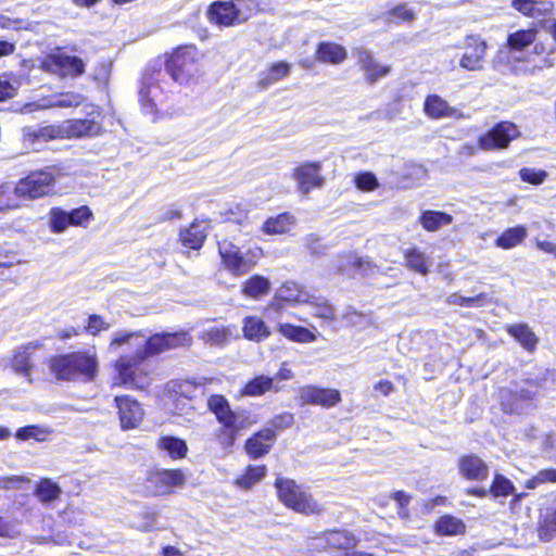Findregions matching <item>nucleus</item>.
<instances>
[{
    "mask_svg": "<svg viewBox=\"0 0 556 556\" xmlns=\"http://www.w3.org/2000/svg\"><path fill=\"white\" fill-rule=\"evenodd\" d=\"M49 375L56 382L89 383L99 375V359L96 352L77 350L59 353L46 362Z\"/></svg>",
    "mask_w": 556,
    "mask_h": 556,
    "instance_id": "nucleus-1",
    "label": "nucleus"
},
{
    "mask_svg": "<svg viewBox=\"0 0 556 556\" xmlns=\"http://www.w3.org/2000/svg\"><path fill=\"white\" fill-rule=\"evenodd\" d=\"M278 502L286 508L303 516H320L325 508L315 498L309 486L295 479L278 476L273 483Z\"/></svg>",
    "mask_w": 556,
    "mask_h": 556,
    "instance_id": "nucleus-2",
    "label": "nucleus"
},
{
    "mask_svg": "<svg viewBox=\"0 0 556 556\" xmlns=\"http://www.w3.org/2000/svg\"><path fill=\"white\" fill-rule=\"evenodd\" d=\"M206 406L220 425L214 432V441L223 450L228 451L232 448L240 431L245 428L244 424L239 421L236 412L223 394H211L207 397Z\"/></svg>",
    "mask_w": 556,
    "mask_h": 556,
    "instance_id": "nucleus-3",
    "label": "nucleus"
},
{
    "mask_svg": "<svg viewBox=\"0 0 556 556\" xmlns=\"http://www.w3.org/2000/svg\"><path fill=\"white\" fill-rule=\"evenodd\" d=\"M146 359L137 351L134 355L122 354L111 363L112 386L143 391L152 382L151 370L143 366Z\"/></svg>",
    "mask_w": 556,
    "mask_h": 556,
    "instance_id": "nucleus-4",
    "label": "nucleus"
},
{
    "mask_svg": "<svg viewBox=\"0 0 556 556\" xmlns=\"http://www.w3.org/2000/svg\"><path fill=\"white\" fill-rule=\"evenodd\" d=\"M199 61V51L194 46L180 47L166 62L164 76L170 75L175 81L181 85L188 84L200 74Z\"/></svg>",
    "mask_w": 556,
    "mask_h": 556,
    "instance_id": "nucleus-5",
    "label": "nucleus"
},
{
    "mask_svg": "<svg viewBox=\"0 0 556 556\" xmlns=\"http://www.w3.org/2000/svg\"><path fill=\"white\" fill-rule=\"evenodd\" d=\"M55 186V176L46 169L30 170L20 178L15 186V193L20 200H38L50 195Z\"/></svg>",
    "mask_w": 556,
    "mask_h": 556,
    "instance_id": "nucleus-6",
    "label": "nucleus"
},
{
    "mask_svg": "<svg viewBox=\"0 0 556 556\" xmlns=\"http://www.w3.org/2000/svg\"><path fill=\"white\" fill-rule=\"evenodd\" d=\"M165 77L160 62H155L144 71L140 87L139 102L146 114H154L157 111L159 102L163 99L162 78Z\"/></svg>",
    "mask_w": 556,
    "mask_h": 556,
    "instance_id": "nucleus-7",
    "label": "nucleus"
},
{
    "mask_svg": "<svg viewBox=\"0 0 556 556\" xmlns=\"http://www.w3.org/2000/svg\"><path fill=\"white\" fill-rule=\"evenodd\" d=\"M186 473L181 468L151 469L144 478V488L151 496H164L184 486Z\"/></svg>",
    "mask_w": 556,
    "mask_h": 556,
    "instance_id": "nucleus-8",
    "label": "nucleus"
},
{
    "mask_svg": "<svg viewBox=\"0 0 556 556\" xmlns=\"http://www.w3.org/2000/svg\"><path fill=\"white\" fill-rule=\"evenodd\" d=\"M217 252L222 267L235 277L245 275L255 266V262L248 260L241 248L228 239L217 241Z\"/></svg>",
    "mask_w": 556,
    "mask_h": 556,
    "instance_id": "nucleus-9",
    "label": "nucleus"
},
{
    "mask_svg": "<svg viewBox=\"0 0 556 556\" xmlns=\"http://www.w3.org/2000/svg\"><path fill=\"white\" fill-rule=\"evenodd\" d=\"M315 540L321 541L323 545L318 551L337 552L339 556H346L358 544V538L353 531L345 528H331L320 531Z\"/></svg>",
    "mask_w": 556,
    "mask_h": 556,
    "instance_id": "nucleus-10",
    "label": "nucleus"
},
{
    "mask_svg": "<svg viewBox=\"0 0 556 556\" xmlns=\"http://www.w3.org/2000/svg\"><path fill=\"white\" fill-rule=\"evenodd\" d=\"M298 399L301 405H315L327 409L342 402V396L338 389L325 388L317 384H305L301 387Z\"/></svg>",
    "mask_w": 556,
    "mask_h": 556,
    "instance_id": "nucleus-11",
    "label": "nucleus"
},
{
    "mask_svg": "<svg viewBox=\"0 0 556 556\" xmlns=\"http://www.w3.org/2000/svg\"><path fill=\"white\" fill-rule=\"evenodd\" d=\"M114 405L117 408V417L123 430L136 429L142 422L144 417L143 407L132 395H116Z\"/></svg>",
    "mask_w": 556,
    "mask_h": 556,
    "instance_id": "nucleus-12",
    "label": "nucleus"
},
{
    "mask_svg": "<svg viewBox=\"0 0 556 556\" xmlns=\"http://www.w3.org/2000/svg\"><path fill=\"white\" fill-rule=\"evenodd\" d=\"M464 53L459 59V66L466 71L478 72L484 68V58L488 43L478 35H468L462 46Z\"/></svg>",
    "mask_w": 556,
    "mask_h": 556,
    "instance_id": "nucleus-13",
    "label": "nucleus"
},
{
    "mask_svg": "<svg viewBox=\"0 0 556 556\" xmlns=\"http://www.w3.org/2000/svg\"><path fill=\"white\" fill-rule=\"evenodd\" d=\"M457 469L466 481L484 482L490 475L488 463L475 453L460 455L457 459Z\"/></svg>",
    "mask_w": 556,
    "mask_h": 556,
    "instance_id": "nucleus-14",
    "label": "nucleus"
},
{
    "mask_svg": "<svg viewBox=\"0 0 556 556\" xmlns=\"http://www.w3.org/2000/svg\"><path fill=\"white\" fill-rule=\"evenodd\" d=\"M319 162H303L294 168L292 177L301 192L308 193L313 189L324 186L325 178L321 176Z\"/></svg>",
    "mask_w": 556,
    "mask_h": 556,
    "instance_id": "nucleus-15",
    "label": "nucleus"
},
{
    "mask_svg": "<svg viewBox=\"0 0 556 556\" xmlns=\"http://www.w3.org/2000/svg\"><path fill=\"white\" fill-rule=\"evenodd\" d=\"M276 442L274 433L262 428L244 441L243 450L249 459L256 460L269 454Z\"/></svg>",
    "mask_w": 556,
    "mask_h": 556,
    "instance_id": "nucleus-16",
    "label": "nucleus"
},
{
    "mask_svg": "<svg viewBox=\"0 0 556 556\" xmlns=\"http://www.w3.org/2000/svg\"><path fill=\"white\" fill-rule=\"evenodd\" d=\"M41 346V342L36 340L22 344L14 350L10 359L12 370L17 375L29 378L35 368L34 352Z\"/></svg>",
    "mask_w": 556,
    "mask_h": 556,
    "instance_id": "nucleus-17",
    "label": "nucleus"
},
{
    "mask_svg": "<svg viewBox=\"0 0 556 556\" xmlns=\"http://www.w3.org/2000/svg\"><path fill=\"white\" fill-rule=\"evenodd\" d=\"M424 111L432 119H460L465 117L459 109L451 106L446 100L438 94H430L425 99Z\"/></svg>",
    "mask_w": 556,
    "mask_h": 556,
    "instance_id": "nucleus-18",
    "label": "nucleus"
},
{
    "mask_svg": "<svg viewBox=\"0 0 556 556\" xmlns=\"http://www.w3.org/2000/svg\"><path fill=\"white\" fill-rule=\"evenodd\" d=\"M354 55L362 70L365 72L366 81L370 85L386 77L390 72L389 66L379 64L372 54L364 48H357L354 51Z\"/></svg>",
    "mask_w": 556,
    "mask_h": 556,
    "instance_id": "nucleus-19",
    "label": "nucleus"
},
{
    "mask_svg": "<svg viewBox=\"0 0 556 556\" xmlns=\"http://www.w3.org/2000/svg\"><path fill=\"white\" fill-rule=\"evenodd\" d=\"M296 222L294 214L282 212L267 217L261 226V231L267 236L288 235L295 228Z\"/></svg>",
    "mask_w": 556,
    "mask_h": 556,
    "instance_id": "nucleus-20",
    "label": "nucleus"
},
{
    "mask_svg": "<svg viewBox=\"0 0 556 556\" xmlns=\"http://www.w3.org/2000/svg\"><path fill=\"white\" fill-rule=\"evenodd\" d=\"M207 233L199 220L191 222L187 227L178 232L180 244L189 250L199 251L203 248Z\"/></svg>",
    "mask_w": 556,
    "mask_h": 556,
    "instance_id": "nucleus-21",
    "label": "nucleus"
},
{
    "mask_svg": "<svg viewBox=\"0 0 556 556\" xmlns=\"http://www.w3.org/2000/svg\"><path fill=\"white\" fill-rule=\"evenodd\" d=\"M242 333L247 340L260 343L271 336V330L260 316L249 315L242 320Z\"/></svg>",
    "mask_w": 556,
    "mask_h": 556,
    "instance_id": "nucleus-22",
    "label": "nucleus"
},
{
    "mask_svg": "<svg viewBox=\"0 0 556 556\" xmlns=\"http://www.w3.org/2000/svg\"><path fill=\"white\" fill-rule=\"evenodd\" d=\"M236 5L232 2L217 1L207 11L208 20L219 26H231L238 20Z\"/></svg>",
    "mask_w": 556,
    "mask_h": 556,
    "instance_id": "nucleus-23",
    "label": "nucleus"
},
{
    "mask_svg": "<svg viewBox=\"0 0 556 556\" xmlns=\"http://www.w3.org/2000/svg\"><path fill=\"white\" fill-rule=\"evenodd\" d=\"M267 466L265 464H249L243 471L237 476L232 484L241 490H251L258 484L267 475Z\"/></svg>",
    "mask_w": 556,
    "mask_h": 556,
    "instance_id": "nucleus-24",
    "label": "nucleus"
},
{
    "mask_svg": "<svg viewBox=\"0 0 556 556\" xmlns=\"http://www.w3.org/2000/svg\"><path fill=\"white\" fill-rule=\"evenodd\" d=\"M466 531L464 520L451 514L440 516L433 525V532L438 536L464 535Z\"/></svg>",
    "mask_w": 556,
    "mask_h": 556,
    "instance_id": "nucleus-25",
    "label": "nucleus"
},
{
    "mask_svg": "<svg viewBox=\"0 0 556 556\" xmlns=\"http://www.w3.org/2000/svg\"><path fill=\"white\" fill-rule=\"evenodd\" d=\"M155 446L159 451L165 452L173 460L184 459L189 451L187 442L175 435H161Z\"/></svg>",
    "mask_w": 556,
    "mask_h": 556,
    "instance_id": "nucleus-26",
    "label": "nucleus"
},
{
    "mask_svg": "<svg viewBox=\"0 0 556 556\" xmlns=\"http://www.w3.org/2000/svg\"><path fill=\"white\" fill-rule=\"evenodd\" d=\"M271 283L267 277L255 274L241 285V294L248 299L260 300L270 291Z\"/></svg>",
    "mask_w": 556,
    "mask_h": 556,
    "instance_id": "nucleus-27",
    "label": "nucleus"
},
{
    "mask_svg": "<svg viewBox=\"0 0 556 556\" xmlns=\"http://www.w3.org/2000/svg\"><path fill=\"white\" fill-rule=\"evenodd\" d=\"M506 331L526 351L533 352L536 349L539 338L529 325L525 323L508 325Z\"/></svg>",
    "mask_w": 556,
    "mask_h": 556,
    "instance_id": "nucleus-28",
    "label": "nucleus"
},
{
    "mask_svg": "<svg viewBox=\"0 0 556 556\" xmlns=\"http://www.w3.org/2000/svg\"><path fill=\"white\" fill-rule=\"evenodd\" d=\"M271 390L278 391V389L275 388L274 378L265 375H256L243 384L239 394L241 396L256 397Z\"/></svg>",
    "mask_w": 556,
    "mask_h": 556,
    "instance_id": "nucleus-29",
    "label": "nucleus"
},
{
    "mask_svg": "<svg viewBox=\"0 0 556 556\" xmlns=\"http://www.w3.org/2000/svg\"><path fill=\"white\" fill-rule=\"evenodd\" d=\"M86 101V98L78 92H63L50 98H43L37 106L39 109L51 108H77Z\"/></svg>",
    "mask_w": 556,
    "mask_h": 556,
    "instance_id": "nucleus-30",
    "label": "nucleus"
},
{
    "mask_svg": "<svg viewBox=\"0 0 556 556\" xmlns=\"http://www.w3.org/2000/svg\"><path fill=\"white\" fill-rule=\"evenodd\" d=\"M277 330L282 337L295 343H312L317 340V336L308 328L291 323L279 324Z\"/></svg>",
    "mask_w": 556,
    "mask_h": 556,
    "instance_id": "nucleus-31",
    "label": "nucleus"
},
{
    "mask_svg": "<svg viewBox=\"0 0 556 556\" xmlns=\"http://www.w3.org/2000/svg\"><path fill=\"white\" fill-rule=\"evenodd\" d=\"M418 220L426 231L433 232L443 226L452 224L453 216L442 211L425 210L419 215Z\"/></svg>",
    "mask_w": 556,
    "mask_h": 556,
    "instance_id": "nucleus-32",
    "label": "nucleus"
},
{
    "mask_svg": "<svg viewBox=\"0 0 556 556\" xmlns=\"http://www.w3.org/2000/svg\"><path fill=\"white\" fill-rule=\"evenodd\" d=\"M528 230L526 226L518 225L511 228H507L495 239V247L503 250H510L521 244L527 238Z\"/></svg>",
    "mask_w": 556,
    "mask_h": 556,
    "instance_id": "nucleus-33",
    "label": "nucleus"
},
{
    "mask_svg": "<svg viewBox=\"0 0 556 556\" xmlns=\"http://www.w3.org/2000/svg\"><path fill=\"white\" fill-rule=\"evenodd\" d=\"M100 131V125L90 119H74L67 122L66 132L68 139L97 137L101 135Z\"/></svg>",
    "mask_w": 556,
    "mask_h": 556,
    "instance_id": "nucleus-34",
    "label": "nucleus"
},
{
    "mask_svg": "<svg viewBox=\"0 0 556 556\" xmlns=\"http://www.w3.org/2000/svg\"><path fill=\"white\" fill-rule=\"evenodd\" d=\"M511 7L526 16L536 17L551 12L553 3L547 0H513Z\"/></svg>",
    "mask_w": 556,
    "mask_h": 556,
    "instance_id": "nucleus-35",
    "label": "nucleus"
},
{
    "mask_svg": "<svg viewBox=\"0 0 556 556\" xmlns=\"http://www.w3.org/2000/svg\"><path fill=\"white\" fill-rule=\"evenodd\" d=\"M340 256L344 258V262L337 267L338 273L341 274L349 273L350 270L367 273L376 267L370 258L358 256L351 252L341 253Z\"/></svg>",
    "mask_w": 556,
    "mask_h": 556,
    "instance_id": "nucleus-36",
    "label": "nucleus"
},
{
    "mask_svg": "<svg viewBox=\"0 0 556 556\" xmlns=\"http://www.w3.org/2000/svg\"><path fill=\"white\" fill-rule=\"evenodd\" d=\"M290 74V64L283 61L271 64V66L260 74L258 87L263 90L282 80Z\"/></svg>",
    "mask_w": 556,
    "mask_h": 556,
    "instance_id": "nucleus-37",
    "label": "nucleus"
},
{
    "mask_svg": "<svg viewBox=\"0 0 556 556\" xmlns=\"http://www.w3.org/2000/svg\"><path fill=\"white\" fill-rule=\"evenodd\" d=\"M346 56L345 48L334 42H321L316 51V59L325 63L340 64Z\"/></svg>",
    "mask_w": 556,
    "mask_h": 556,
    "instance_id": "nucleus-38",
    "label": "nucleus"
},
{
    "mask_svg": "<svg viewBox=\"0 0 556 556\" xmlns=\"http://www.w3.org/2000/svg\"><path fill=\"white\" fill-rule=\"evenodd\" d=\"M404 261L405 266L417 274L422 276L427 275L430 271L429 268V257L425 254V252L420 251L417 248H409L404 251Z\"/></svg>",
    "mask_w": 556,
    "mask_h": 556,
    "instance_id": "nucleus-39",
    "label": "nucleus"
},
{
    "mask_svg": "<svg viewBox=\"0 0 556 556\" xmlns=\"http://www.w3.org/2000/svg\"><path fill=\"white\" fill-rule=\"evenodd\" d=\"M536 534L541 542H551L556 539V506L540 516Z\"/></svg>",
    "mask_w": 556,
    "mask_h": 556,
    "instance_id": "nucleus-40",
    "label": "nucleus"
},
{
    "mask_svg": "<svg viewBox=\"0 0 556 556\" xmlns=\"http://www.w3.org/2000/svg\"><path fill=\"white\" fill-rule=\"evenodd\" d=\"M198 383L188 379L172 380L168 384V393L172 400L177 404L181 399L192 401Z\"/></svg>",
    "mask_w": 556,
    "mask_h": 556,
    "instance_id": "nucleus-41",
    "label": "nucleus"
},
{
    "mask_svg": "<svg viewBox=\"0 0 556 556\" xmlns=\"http://www.w3.org/2000/svg\"><path fill=\"white\" fill-rule=\"evenodd\" d=\"M51 61L72 76H80L85 73V63L78 56L59 53L52 55Z\"/></svg>",
    "mask_w": 556,
    "mask_h": 556,
    "instance_id": "nucleus-42",
    "label": "nucleus"
},
{
    "mask_svg": "<svg viewBox=\"0 0 556 556\" xmlns=\"http://www.w3.org/2000/svg\"><path fill=\"white\" fill-rule=\"evenodd\" d=\"M34 494L41 503H50L60 497L61 489L51 479L41 478L35 486Z\"/></svg>",
    "mask_w": 556,
    "mask_h": 556,
    "instance_id": "nucleus-43",
    "label": "nucleus"
},
{
    "mask_svg": "<svg viewBox=\"0 0 556 556\" xmlns=\"http://www.w3.org/2000/svg\"><path fill=\"white\" fill-rule=\"evenodd\" d=\"M515 490L516 488L509 478L500 472L494 473L489 486V492L492 497H507L513 495Z\"/></svg>",
    "mask_w": 556,
    "mask_h": 556,
    "instance_id": "nucleus-44",
    "label": "nucleus"
},
{
    "mask_svg": "<svg viewBox=\"0 0 556 556\" xmlns=\"http://www.w3.org/2000/svg\"><path fill=\"white\" fill-rule=\"evenodd\" d=\"M22 207L18 201L15 189L10 184L4 182L0 185V214L15 211Z\"/></svg>",
    "mask_w": 556,
    "mask_h": 556,
    "instance_id": "nucleus-45",
    "label": "nucleus"
},
{
    "mask_svg": "<svg viewBox=\"0 0 556 556\" xmlns=\"http://www.w3.org/2000/svg\"><path fill=\"white\" fill-rule=\"evenodd\" d=\"M520 132L511 122L497 123L486 135L479 139H517Z\"/></svg>",
    "mask_w": 556,
    "mask_h": 556,
    "instance_id": "nucleus-46",
    "label": "nucleus"
},
{
    "mask_svg": "<svg viewBox=\"0 0 556 556\" xmlns=\"http://www.w3.org/2000/svg\"><path fill=\"white\" fill-rule=\"evenodd\" d=\"M295 419L294 414L290 412H282L274 415L268 420V426L264 427L265 430H270L274 433V439L277 441V434L280 431L289 429L293 426Z\"/></svg>",
    "mask_w": 556,
    "mask_h": 556,
    "instance_id": "nucleus-47",
    "label": "nucleus"
},
{
    "mask_svg": "<svg viewBox=\"0 0 556 556\" xmlns=\"http://www.w3.org/2000/svg\"><path fill=\"white\" fill-rule=\"evenodd\" d=\"M166 351L163 332L153 333L147 338L146 343L138 352L144 359L161 354Z\"/></svg>",
    "mask_w": 556,
    "mask_h": 556,
    "instance_id": "nucleus-48",
    "label": "nucleus"
},
{
    "mask_svg": "<svg viewBox=\"0 0 556 556\" xmlns=\"http://www.w3.org/2000/svg\"><path fill=\"white\" fill-rule=\"evenodd\" d=\"M491 302L490 296L485 292H480L475 296H463L456 293L452 294L448 299V303L462 306V307H475L484 306Z\"/></svg>",
    "mask_w": 556,
    "mask_h": 556,
    "instance_id": "nucleus-49",
    "label": "nucleus"
},
{
    "mask_svg": "<svg viewBox=\"0 0 556 556\" xmlns=\"http://www.w3.org/2000/svg\"><path fill=\"white\" fill-rule=\"evenodd\" d=\"M546 483H556V468H544L539 470L534 476L526 480L525 488L533 490Z\"/></svg>",
    "mask_w": 556,
    "mask_h": 556,
    "instance_id": "nucleus-50",
    "label": "nucleus"
},
{
    "mask_svg": "<svg viewBox=\"0 0 556 556\" xmlns=\"http://www.w3.org/2000/svg\"><path fill=\"white\" fill-rule=\"evenodd\" d=\"M49 216V228L53 233H61L71 226L67 212L60 207L51 208Z\"/></svg>",
    "mask_w": 556,
    "mask_h": 556,
    "instance_id": "nucleus-51",
    "label": "nucleus"
},
{
    "mask_svg": "<svg viewBox=\"0 0 556 556\" xmlns=\"http://www.w3.org/2000/svg\"><path fill=\"white\" fill-rule=\"evenodd\" d=\"M67 214L70 224L74 227H86L93 219V213L87 205L73 208Z\"/></svg>",
    "mask_w": 556,
    "mask_h": 556,
    "instance_id": "nucleus-52",
    "label": "nucleus"
},
{
    "mask_svg": "<svg viewBox=\"0 0 556 556\" xmlns=\"http://www.w3.org/2000/svg\"><path fill=\"white\" fill-rule=\"evenodd\" d=\"M535 39V31L532 29L518 30L508 36V46L514 50H522Z\"/></svg>",
    "mask_w": 556,
    "mask_h": 556,
    "instance_id": "nucleus-53",
    "label": "nucleus"
},
{
    "mask_svg": "<svg viewBox=\"0 0 556 556\" xmlns=\"http://www.w3.org/2000/svg\"><path fill=\"white\" fill-rule=\"evenodd\" d=\"M163 336L166 351L191 344V337L186 331L163 332Z\"/></svg>",
    "mask_w": 556,
    "mask_h": 556,
    "instance_id": "nucleus-54",
    "label": "nucleus"
},
{
    "mask_svg": "<svg viewBox=\"0 0 556 556\" xmlns=\"http://www.w3.org/2000/svg\"><path fill=\"white\" fill-rule=\"evenodd\" d=\"M109 328L110 324L105 321L101 315L90 314L87 325L85 326V331L92 336H98L101 331H105Z\"/></svg>",
    "mask_w": 556,
    "mask_h": 556,
    "instance_id": "nucleus-55",
    "label": "nucleus"
},
{
    "mask_svg": "<svg viewBox=\"0 0 556 556\" xmlns=\"http://www.w3.org/2000/svg\"><path fill=\"white\" fill-rule=\"evenodd\" d=\"M519 176L523 182H528L531 185H541L545 180L547 174L546 172L541 169L522 167L519 170Z\"/></svg>",
    "mask_w": 556,
    "mask_h": 556,
    "instance_id": "nucleus-56",
    "label": "nucleus"
},
{
    "mask_svg": "<svg viewBox=\"0 0 556 556\" xmlns=\"http://www.w3.org/2000/svg\"><path fill=\"white\" fill-rule=\"evenodd\" d=\"M356 187L362 191H372L378 187V180L371 173L364 172L355 178Z\"/></svg>",
    "mask_w": 556,
    "mask_h": 556,
    "instance_id": "nucleus-57",
    "label": "nucleus"
},
{
    "mask_svg": "<svg viewBox=\"0 0 556 556\" xmlns=\"http://www.w3.org/2000/svg\"><path fill=\"white\" fill-rule=\"evenodd\" d=\"M140 337L143 338L144 334L141 330L137 331H122L116 334H114L110 340V346L111 348H119L124 344L129 343V341L135 338Z\"/></svg>",
    "mask_w": 556,
    "mask_h": 556,
    "instance_id": "nucleus-58",
    "label": "nucleus"
},
{
    "mask_svg": "<svg viewBox=\"0 0 556 556\" xmlns=\"http://www.w3.org/2000/svg\"><path fill=\"white\" fill-rule=\"evenodd\" d=\"M314 316L327 321H334L337 318L334 307L327 302L315 304Z\"/></svg>",
    "mask_w": 556,
    "mask_h": 556,
    "instance_id": "nucleus-59",
    "label": "nucleus"
},
{
    "mask_svg": "<svg viewBox=\"0 0 556 556\" xmlns=\"http://www.w3.org/2000/svg\"><path fill=\"white\" fill-rule=\"evenodd\" d=\"M30 480L22 476L3 477L0 480V486L4 490L21 489L22 484H28Z\"/></svg>",
    "mask_w": 556,
    "mask_h": 556,
    "instance_id": "nucleus-60",
    "label": "nucleus"
},
{
    "mask_svg": "<svg viewBox=\"0 0 556 556\" xmlns=\"http://www.w3.org/2000/svg\"><path fill=\"white\" fill-rule=\"evenodd\" d=\"M389 14L404 22H410L415 18L414 12L405 4L395 7L389 12Z\"/></svg>",
    "mask_w": 556,
    "mask_h": 556,
    "instance_id": "nucleus-61",
    "label": "nucleus"
},
{
    "mask_svg": "<svg viewBox=\"0 0 556 556\" xmlns=\"http://www.w3.org/2000/svg\"><path fill=\"white\" fill-rule=\"evenodd\" d=\"M39 432V428L35 425H29V426H25V427H21L17 429L16 433H15V437L18 439V440H28L30 438H35Z\"/></svg>",
    "mask_w": 556,
    "mask_h": 556,
    "instance_id": "nucleus-62",
    "label": "nucleus"
},
{
    "mask_svg": "<svg viewBox=\"0 0 556 556\" xmlns=\"http://www.w3.org/2000/svg\"><path fill=\"white\" fill-rule=\"evenodd\" d=\"M374 390L380 392L384 396H388L395 391V387L392 381L382 379L375 383Z\"/></svg>",
    "mask_w": 556,
    "mask_h": 556,
    "instance_id": "nucleus-63",
    "label": "nucleus"
},
{
    "mask_svg": "<svg viewBox=\"0 0 556 556\" xmlns=\"http://www.w3.org/2000/svg\"><path fill=\"white\" fill-rule=\"evenodd\" d=\"M535 247L547 254L554 255L556 258V243L549 240H536Z\"/></svg>",
    "mask_w": 556,
    "mask_h": 556,
    "instance_id": "nucleus-64",
    "label": "nucleus"
}]
</instances>
